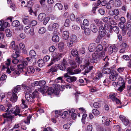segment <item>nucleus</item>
<instances>
[{
    "label": "nucleus",
    "instance_id": "obj_1",
    "mask_svg": "<svg viewBox=\"0 0 131 131\" xmlns=\"http://www.w3.org/2000/svg\"><path fill=\"white\" fill-rule=\"evenodd\" d=\"M28 62L26 61H23L21 64H20L17 66L18 70L20 71V73H22L24 72V69L26 66L27 65Z\"/></svg>",
    "mask_w": 131,
    "mask_h": 131
},
{
    "label": "nucleus",
    "instance_id": "obj_2",
    "mask_svg": "<svg viewBox=\"0 0 131 131\" xmlns=\"http://www.w3.org/2000/svg\"><path fill=\"white\" fill-rule=\"evenodd\" d=\"M110 74L109 78L111 80L115 81L116 79L118 73L115 71L114 70H112Z\"/></svg>",
    "mask_w": 131,
    "mask_h": 131
},
{
    "label": "nucleus",
    "instance_id": "obj_3",
    "mask_svg": "<svg viewBox=\"0 0 131 131\" xmlns=\"http://www.w3.org/2000/svg\"><path fill=\"white\" fill-rule=\"evenodd\" d=\"M98 46V45L96 47V50L93 54V59L91 61L92 63H97V59L98 58V48H97V47Z\"/></svg>",
    "mask_w": 131,
    "mask_h": 131
},
{
    "label": "nucleus",
    "instance_id": "obj_4",
    "mask_svg": "<svg viewBox=\"0 0 131 131\" xmlns=\"http://www.w3.org/2000/svg\"><path fill=\"white\" fill-rule=\"evenodd\" d=\"M119 31V28L117 26H113L110 25V32L111 33H113L115 34H118Z\"/></svg>",
    "mask_w": 131,
    "mask_h": 131
},
{
    "label": "nucleus",
    "instance_id": "obj_5",
    "mask_svg": "<svg viewBox=\"0 0 131 131\" xmlns=\"http://www.w3.org/2000/svg\"><path fill=\"white\" fill-rule=\"evenodd\" d=\"M3 116L4 118H6V120L8 121H12L14 117V115H12L10 114V113L8 112L3 114Z\"/></svg>",
    "mask_w": 131,
    "mask_h": 131
},
{
    "label": "nucleus",
    "instance_id": "obj_6",
    "mask_svg": "<svg viewBox=\"0 0 131 131\" xmlns=\"http://www.w3.org/2000/svg\"><path fill=\"white\" fill-rule=\"evenodd\" d=\"M62 53H58L57 54V56L56 58H53V59H51V61L49 64L48 65V66H51V65L53 63V61L55 62L56 61H58L62 57Z\"/></svg>",
    "mask_w": 131,
    "mask_h": 131
},
{
    "label": "nucleus",
    "instance_id": "obj_7",
    "mask_svg": "<svg viewBox=\"0 0 131 131\" xmlns=\"http://www.w3.org/2000/svg\"><path fill=\"white\" fill-rule=\"evenodd\" d=\"M24 32L27 34H28L30 33L31 36H33L34 34L33 31H31L30 28L29 26H26L24 29Z\"/></svg>",
    "mask_w": 131,
    "mask_h": 131
},
{
    "label": "nucleus",
    "instance_id": "obj_8",
    "mask_svg": "<svg viewBox=\"0 0 131 131\" xmlns=\"http://www.w3.org/2000/svg\"><path fill=\"white\" fill-rule=\"evenodd\" d=\"M67 62L66 60L64 59H63V62L61 63L59 66V65L58 66V67H59L60 69L61 70H64L66 69V66L67 65Z\"/></svg>",
    "mask_w": 131,
    "mask_h": 131
},
{
    "label": "nucleus",
    "instance_id": "obj_9",
    "mask_svg": "<svg viewBox=\"0 0 131 131\" xmlns=\"http://www.w3.org/2000/svg\"><path fill=\"white\" fill-rule=\"evenodd\" d=\"M25 97L26 100L29 103H33L34 102V98L32 97V96L30 94H26L25 95Z\"/></svg>",
    "mask_w": 131,
    "mask_h": 131
},
{
    "label": "nucleus",
    "instance_id": "obj_10",
    "mask_svg": "<svg viewBox=\"0 0 131 131\" xmlns=\"http://www.w3.org/2000/svg\"><path fill=\"white\" fill-rule=\"evenodd\" d=\"M14 114L15 116H18L20 117L23 116V115L20 113V110L19 108L18 107H17L15 110L13 111V113Z\"/></svg>",
    "mask_w": 131,
    "mask_h": 131
},
{
    "label": "nucleus",
    "instance_id": "obj_11",
    "mask_svg": "<svg viewBox=\"0 0 131 131\" xmlns=\"http://www.w3.org/2000/svg\"><path fill=\"white\" fill-rule=\"evenodd\" d=\"M118 49L115 46H110L108 48V52L110 54H111L113 52H116L117 51Z\"/></svg>",
    "mask_w": 131,
    "mask_h": 131
},
{
    "label": "nucleus",
    "instance_id": "obj_12",
    "mask_svg": "<svg viewBox=\"0 0 131 131\" xmlns=\"http://www.w3.org/2000/svg\"><path fill=\"white\" fill-rule=\"evenodd\" d=\"M105 54V52L104 51H103L100 52H99V59L102 60L103 61H104L107 57V56H106L104 58Z\"/></svg>",
    "mask_w": 131,
    "mask_h": 131
},
{
    "label": "nucleus",
    "instance_id": "obj_13",
    "mask_svg": "<svg viewBox=\"0 0 131 131\" xmlns=\"http://www.w3.org/2000/svg\"><path fill=\"white\" fill-rule=\"evenodd\" d=\"M46 15L45 13H41L39 14L38 17V20L40 21H43L45 18Z\"/></svg>",
    "mask_w": 131,
    "mask_h": 131
},
{
    "label": "nucleus",
    "instance_id": "obj_14",
    "mask_svg": "<svg viewBox=\"0 0 131 131\" xmlns=\"http://www.w3.org/2000/svg\"><path fill=\"white\" fill-rule=\"evenodd\" d=\"M22 21L25 24H29L30 20L28 16H24L22 18Z\"/></svg>",
    "mask_w": 131,
    "mask_h": 131
},
{
    "label": "nucleus",
    "instance_id": "obj_15",
    "mask_svg": "<svg viewBox=\"0 0 131 131\" xmlns=\"http://www.w3.org/2000/svg\"><path fill=\"white\" fill-rule=\"evenodd\" d=\"M77 78L75 77H69V78H67L66 80L67 81L70 83L75 82L77 80Z\"/></svg>",
    "mask_w": 131,
    "mask_h": 131
},
{
    "label": "nucleus",
    "instance_id": "obj_16",
    "mask_svg": "<svg viewBox=\"0 0 131 131\" xmlns=\"http://www.w3.org/2000/svg\"><path fill=\"white\" fill-rule=\"evenodd\" d=\"M21 86L20 85H17L14 88L13 91V93L15 94L17 93L20 92L21 90Z\"/></svg>",
    "mask_w": 131,
    "mask_h": 131
},
{
    "label": "nucleus",
    "instance_id": "obj_17",
    "mask_svg": "<svg viewBox=\"0 0 131 131\" xmlns=\"http://www.w3.org/2000/svg\"><path fill=\"white\" fill-rule=\"evenodd\" d=\"M17 94L13 93L12 95L10 98V100L13 102H15L17 101Z\"/></svg>",
    "mask_w": 131,
    "mask_h": 131
},
{
    "label": "nucleus",
    "instance_id": "obj_18",
    "mask_svg": "<svg viewBox=\"0 0 131 131\" xmlns=\"http://www.w3.org/2000/svg\"><path fill=\"white\" fill-rule=\"evenodd\" d=\"M105 25V24L103 23L102 21H100L99 24V26H100L99 28V33L103 31V30H105V28L104 27Z\"/></svg>",
    "mask_w": 131,
    "mask_h": 131
},
{
    "label": "nucleus",
    "instance_id": "obj_19",
    "mask_svg": "<svg viewBox=\"0 0 131 131\" xmlns=\"http://www.w3.org/2000/svg\"><path fill=\"white\" fill-rule=\"evenodd\" d=\"M96 45L95 43L90 44L89 47V50L90 51L92 52L95 49Z\"/></svg>",
    "mask_w": 131,
    "mask_h": 131
},
{
    "label": "nucleus",
    "instance_id": "obj_20",
    "mask_svg": "<svg viewBox=\"0 0 131 131\" xmlns=\"http://www.w3.org/2000/svg\"><path fill=\"white\" fill-rule=\"evenodd\" d=\"M114 2L113 0H110L107 3L106 6L107 9H111L114 4Z\"/></svg>",
    "mask_w": 131,
    "mask_h": 131
},
{
    "label": "nucleus",
    "instance_id": "obj_21",
    "mask_svg": "<svg viewBox=\"0 0 131 131\" xmlns=\"http://www.w3.org/2000/svg\"><path fill=\"white\" fill-rule=\"evenodd\" d=\"M10 48L14 50H18V46L17 45H16L15 44V42L14 41H12L10 45Z\"/></svg>",
    "mask_w": 131,
    "mask_h": 131
},
{
    "label": "nucleus",
    "instance_id": "obj_22",
    "mask_svg": "<svg viewBox=\"0 0 131 131\" xmlns=\"http://www.w3.org/2000/svg\"><path fill=\"white\" fill-rule=\"evenodd\" d=\"M35 71V69L33 67H28L27 68V71L29 73L32 74Z\"/></svg>",
    "mask_w": 131,
    "mask_h": 131
},
{
    "label": "nucleus",
    "instance_id": "obj_23",
    "mask_svg": "<svg viewBox=\"0 0 131 131\" xmlns=\"http://www.w3.org/2000/svg\"><path fill=\"white\" fill-rule=\"evenodd\" d=\"M69 63L72 67L75 69L77 67V65L74 60H71L69 61Z\"/></svg>",
    "mask_w": 131,
    "mask_h": 131
},
{
    "label": "nucleus",
    "instance_id": "obj_24",
    "mask_svg": "<svg viewBox=\"0 0 131 131\" xmlns=\"http://www.w3.org/2000/svg\"><path fill=\"white\" fill-rule=\"evenodd\" d=\"M73 67H69L67 68V71L69 73V75H72L75 74L74 72V69Z\"/></svg>",
    "mask_w": 131,
    "mask_h": 131
},
{
    "label": "nucleus",
    "instance_id": "obj_25",
    "mask_svg": "<svg viewBox=\"0 0 131 131\" xmlns=\"http://www.w3.org/2000/svg\"><path fill=\"white\" fill-rule=\"evenodd\" d=\"M121 28L122 29V33L123 36L126 34L127 29L126 27L124 26L123 24H121Z\"/></svg>",
    "mask_w": 131,
    "mask_h": 131
},
{
    "label": "nucleus",
    "instance_id": "obj_26",
    "mask_svg": "<svg viewBox=\"0 0 131 131\" xmlns=\"http://www.w3.org/2000/svg\"><path fill=\"white\" fill-rule=\"evenodd\" d=\"M55 91V90L53 88L49 87L48 90L46 91V93L49 95H51L53 93H54Z\"/></svg>",
    "mask_w": 131,
    "mask_h": 131
},
{
    "label": "nucleus",
    "instance_id": "obj_27",
    "mask_svg": "<svg viewBox=\"0 0 131 131\" xmlns=\"http://www.w3.org/2000/svg\"><path fill=\"white\" fill-rule=\"evenodd\" d=\"M30 94L32 96V97L34 99H35V98H38L39 97L38 92L36 90L32 93L31 94L30 93Z\"/></svg>",
    "mask_w": 131,
    "mask_h": 131
},
{
    "label": "nucleus",
    "instance_id": "obj_28",
    "mask_svg": "<svg viewBox=\"0 0 131 131\" xmlns=\"http://www.w3.org/2000/svg\"><path fill=\"white\" fill-rule=\"evenodd\" d=\"M69 33L67 31H64L63 33L62 36L63 38L65 40H67L69 37Z\"/></svg>",
    "mask_w": 131,
    "mask_h": 131
},
{
    "label": "nucleus",
    "instance_id": "obj_29",
    "mask_svg": "<svg viewBox=\"0 0 131 131\" xmlns=\"http://www.w3.org/2000/svg\"><path fill=\"white\" fill-rule=\"evenodd\" d=\"M90 28V30L94 32H96L97 31V27L93 24H91Z\"/></svg>",
    "mask_w": 131,
    "mask_h": 131
},
{
    "label": "nucleus",
    "instance_id": "obj_30",
    "mask_svg": "<svg viewBox=\"0 0 131 131\" xmlns=\"http://www.w3.org/2000/svg\"><path fill=\"white\" fill-rule=\"evenodd\" d=\"M111 71L110 68H105V67L102 70L103 73L107 74H110L111 72Z\"/></svg>",
    "mask_w": 131,
    "mask_h": 131
},
{
    "label": "nucleus",
    "instance_id": "obj_31",
    "mask_svg": "<svg viewBox=\"0 0 131 131\" xmlns=\"http://www.w3.org/2000/svg\"><path fill=\"white\" fill-rule=\"evenodd\" d=\"M58 48L60 52L63 51L64 48V44L62 42H60L58 45Z\"/></svg>",
    "mask_w": 131,
    "mask_h": 131
},
{
    "label": "nucleus",
    "instance_id": "obj_32",
    "mask_svg": "<svg viewBox=\"0 0 131 131\" xmlns=\"http://www.w3.org/2000/svg\"><path fill=\"white\" fill-rule=\"evenodd\" d=\"M57 68H58L56 66H52L51 67V69L48 70L47 72L49 73L51 72L52 73L53 72H56L57 70Z\"/></svg>",
    "mask_w": 131,
    "mask_h": 131
},
{
    "label": "nucleus",
    "instance_id": "obj_33",
    "mask_svg": "<svg viewBox=\"0 0 131 131\" xmlns=\"http://www.w3.org/2000/svg\"><path fill=\"white\" fill-rule=\"evenodd\" d=\"M20 51L19 50H17L15 52V54H14L12 56V57L14 59H16L17 58L19 57V54Z\"/></svg>",
    "mask_w": 131,
    "mask_h": 131
},
{
    "label": "nucleus",
    "instance_id": "obj_34",
    "mask_svg": "<svg viewBox=\"0 0 131 131\" xmlns=\"http://www.w3.org/2000/svg\"><path fill=\"white\" fill-rule=\"evenodd\" d=\"M106 31L105 30H103V31L99 33V39L104 37L106 35Z\"/></svg>",
    "mask_w": 131,
    "mask_h": 131
},
{
    "label": "nucleus",
    "instance_id": "obj_35",
    "mask_svg": "<svg viewBox=\"0 0 131 131\" xmlns=\"http://www.w3.org/2000/svg\"><path fill=\"white\" fill-rule=\"evenodd\" d=\"M116 94L114 93H110L109 95V97L110 99H111L113 101H115V99L116 98L115 97Z\"/></svg>",
    "mask_w": 131,
    "mask_h": 131
},
{
    "label": "nucleus",
    "instance_id": "obj_36",
    "mask_svg": "<svg viewBox=\"0 0 131 131\" xmlns=\"http://www.w3.org/2000/svg\"><path fill=\"white\" fill-rule=\"evenodd\" d=\"M39 67H41L44 65L45 62L42 59H40L37 62Z\"/></svg>",
    "mask_w": 131,
    "mask_h": 131
},
{
    "label": "nucleus",
    "instance_id": "obj_37",
    "mask_svg": "<svg viewBox=\"0 0 131 131\" xmlns=\"http://www.w3.org/2000/svg\"><path fill=\"white\" fill-rule=\"evenodd\" d=\"M20 23L18 20H16L13 22L12 25L13 26L17 27L20 25Z\"/></svg>",
    "mask_w": 131,
    "mask_h": 131
},
{
    "label": "nucleus",
    "instance_id": "obj_38",
    "mask_svg": "<svg viewBox=\"0 0 131 131\" xmlns=\"http://www.w3.org/2000/svg\"><path fill=\"white\" fill-rule=\"evenodd\" d=\"M52 40L55 42H57L59 40V38L58 36L57 35H54L52 38Z\"/></svg>",
    "mask_w": 131,
    "mask_h": 131
},
{
    "label": "nucleus",
    "instance_id": "obj_39",
    "mask_svg": "<svg viewBox=\"0 0 131 131\" xmlns=\"http://www.w3.org/2000/svg\"><path fill=\"white\" fill-rule=\"evenodd\" d=\"M54 7L58 8L59 10H61L63 8V6L60 3H57L54 6Z\"/></svg>",
    "mask_w": 131,
    "mask_h": 131
},
{
    "label": "nucleus",
    "instance_id": "obj_40",
    "mask_svg": "<svg viewBox=\"0 0 131 131\" xmlns=\"http://www.w3.org/2000/svg\"><path fill=\"white\" fill-rule=\"evenodd\" d=\"M70 41L73 43H74L77 41V39L76 36L75 35H72L70 37Z\"/></svg>",
    "mask_w": 131,
    "mask_h": 131
},
{
    "label": "nucleus",
    "instance_id": "obj_41",
    "mask_svg": "<svg viewBox=\"0 0 131 131\" xmlns=\"http://www.w3.org/2000/svg\"><path fill=\"white\" fill-rule=\"evenodd\" d=\"M45 31V28L43 27H42L39 29L38 32L39 34H42L44 33Z\"/></svg>",
    "mask_w": 131,
    "mask_h": 131
},
{
    "label": "nucleus",
    "instance_id": "obj_42",
    "mask_svg": "<svg viewBox=\"0 0 131 131\" xmlns=\"http://www.w3.org/2000/svg\"><path fill=\"white\" fill-rule=\"evenodd\" d=\"M36 55L35 51L33 50H31L29 52V55L30 57L32 58V57H35Z\"/></svg>",
    "mask_w": 131,
    "mask_h": 131
},
{
    "label": "nucleus",
    "instance_id": "obj_43",
    "mask_svg": "<svg viewBox=\"0 0 131 131\" xmlns=\"http://www.w3.org/2000/svg\"><path fill=\"white\" fill-rule=\"evenodd\" d=\"M91 32V30L89 28H86L84 29V33L86 35H89Z\"/></svg>",
    "mask_w": 131,
    "mask_h": 131
},
{
    "label": "nucleus",
    "instance_id": "obj_44",
    "mask_svg": "<svg viewBox=\"0 0 131 131\" xmlns=\"http://www.w3.org/2000/svg\"><path fill=\"white\" fill-rule=\"evenodd\" d=\"M127 29L128 32L127 34L128 35V36H130V32L131 31V24H129L126 27Z\"/></svg>",
    "mask_w": 131,
    "mask_h": 131
},
{
    "label": "nucleus",
    "instance_id": "obj_45",
    "mask_svg": "<svg viewBox=\"0 0 131 131\" xmlns=\"http://www.w3.org/2000/svg\"><path fill=\"white\" fill-rule=\"evenodd\" d=\"M112 18L111 17H105L103 18V20L105 22H107L108 21H110V20H112Z\"/></svg>",
    "mask_w": 131,
    "mask_h": 131
},
{
    "label": "nucleus",
    "instance_id": "obj_46",
    "mask_svg": "<svg viewBox=\"0 0 131 131\" xmlns=\"http://www.w3.org/2000/svg\"><path fill=\"white\" fill-rule=\"evenodd\" d=\"M71 54L73 56H76L78 54L77 50L75 49H72L71 52Z\"/></svg>",
    "mask_w": 131,
    "mask_h": 131
},
{
    "label": "nucleus",
    "instance_id": "obj_47",
    "mask_svg": "<svg viewBox=\"0 0 131 131\" xmlns=\"http://www.w3.org/2000/svg\"><path fill=\"white\" fill-rule=\"evenodd\" d=\"M93 68V66H92L89 67L88 68H85V70L84 71L85 73L84 75H86V73H87L89 72L90 71H91Z\"/></svg>",
    "mask_w": 131,
    "mask_h": 131
},
{
    "label": "nucleus",
    "instance_id": "obj_48",
    "mask_svg": "<svg viewBox=\"0 0 131 131\" xmlns=\"http://www.w3.org/2000/svg\"><path fill=\"white\" fill-rule=\"evenodd\" d=\"M32 116L31 115H29L27 117L26 120L24 122L25 123L28 125L30 123V120Z\"/></svg>",
    "mask_w": 131,
    "mask_h": 131
},
{
    "label": "nucleus",
    "instance_id": "obj_49",
    "mask_svg": "<svg viewBox=\"0 0 131 131\" xmlns=\"http://www.w3.org/2000/svg\"><path fill=\"white\" fill-rule=\"evenodd\" d=\"M116 3V7H119L122 4L121 0H114Z\"/></svg>",
    "mask_w": 131,
    "mask_h": 131
},
{
    "label": "nucleus",
    "instance_id": "obj_50",
    "mask_svg": "<svg viewBox=\"0 0 131 131\" xmlns=\"http://www.w3.org/2000/svg\"><path fill=\"white\" fill-rule=\"evenodd\" d=\"M123 85L122 84V85H119L120 87L117 89V91H120V92H122L123 90L125 88V85H124V83Z\"/></svg>",
    "mask_w": 131,
    "mask_h": 131
},
{
    "label": "nucleus",
    "instance_id": "obj_51",
    "mask_svg": "<svg viewBox=\"0 0 131 131\" xmlns=\"http://www.w3.org/2000/svg\"><path fill=\"white\" fill-rule=\"evenodd\" d=\"M52 26H53V28L54 30L57 29L59 28V25L57 23H53Z\"/></svg>",
    "mask_w": 131,
    "mask_h": 131
},
{
    "label": "nucleus",
    "instance_id": "obj_52",
    "mask_svg": "<svg viewBox=\"0 0 131 131\" xmlns=\"http://www.w3.org/2000/svg\"><path fill=\"white\" fill-rule=\"evenodd\" d=\"M70 20L68 19H67L64 23V26L66 27H68L69 26Z\"/></svg>",
    "mask_w": 131,
    "mask_h": 131
},
{
    "label": "nucleus",
    "instance_id": "obj_53",
    "mask_svg": "<svg viewBox=\"0 0 131 131\" xmlns=\"http://www.w3.org/2000/svg\"><path fill=\"white\" fill-rule=\"evenodd\" d=\"M39 86H44L46 82L44 80L40 81H39Z\"/></svg>",
    "mask_w": 131,
    "mask_h": 131
},
{
    "label": "nucleus",
    "instance_id": "obj_54",
    "mask_svg": "<svg viewBox=\"0 0 131 131\" xmlns=\"http://www.w3.org/2000/svg\"><path fill=\"white\" fill-rule=\"evenodd\" d=\"M37 24V22L35 20H33L32 21H30L29 25H30L32 26H35Z\"/></svg>",
    "mask_w": 131,
    "mask_h": 131
},
{
    "label": "nucleus",
    "instance_id": "obj_55",
    "mask_svg": "<svg viewBox=\"0 0 131 131\" xmlns=\"http://www.w3.org/2000/svg\"><path fill=\"white\" fill-rule=\"evenodd\" d=\"M92 112L95 116H97L98 115V110L96 109H93L92 111Z\"/></svg>",
    "mask_w": 131,
    "mask_h": 131
},
{
    "label": "nucleus",
    "instance_id": "obj_56",
    "mask_svg": "<svg viewBox=\"0 0 131 131\" xmlns=\"http://www.w3.org/2000/svg\"><path fill=\"white\" fill-rule=\"evenodd\" d=\"M68 114V112L67 111H64L62 114L61 113L60 115L62 118H64Z\"/></svg>",
    "mask_w": 131,
    "mask_h": 131
},
{
    "label": "nucleus",
    "instance_id": "obj_57",
    "mask_svg": "<svg viewBox=\"0 0 131 131\" xmlns=\"http://www.w3.org/2000/svg\"><path fill=\"white\" fill-rule=\"evenodd\" d=\"M71 125L70 123L66 124L63 125V128L65 129H68L70 128Z\"/></svg>",
    "mask_w": 131,
    "mask_h": 131
},
{
    "label": "nucleus",
    "instance_id": "obj_58",
    "mask_svg": "<svg viewBox=\"0 0 131 131\" xmlns=\"http://www.w3.org/2000/svg\"><path fill=\"white\" fill-rule=\"evenodd\" d=\"M7 78V76L5 74L2 75L0 77V80L3 81H5Z\"/></svg>",
    "mask_w": 131,
    "mask_h": 131
},
{
    "label": "nucleus",
    "instance_id": "obj_59",
    "mask_svg": "<svg viewBox=\"0 0 131 131\" xmlns=\"http://www.w3.org/2000/svg\"><path fill=\"white\" fill-rule=\"evenodd\" d=\"M89 24V22L87 19H85L84 20L83 22V26H88Z\"/></svg>",
    "mask_w": 131,
    "mask_h": 131
},
{
    "label": "nucleus",
    "instance_id": "obj_60",
    "mask_svg": "<svg viewBox=\"0 0 131 131\" xmlns=\"http://www.w3.org/2000/svg\"><path fill=\"white\" fill-rule=\"evenodd\" d=\"M22 104L24 106L23 108H27L28 106L25 103V101L23 99L21 100Z\"/></svg>",
    "mask_w": 131,
    "mask_h": 131
},
{
    "label": "nucleus",
    "instance_id": "obj_61",
    "mask_svg": "<svg viewBox=\"0 0 131 131\" xmlns=\"http://www.w3.org/2000/svg\"><path fill=\"white\" fill-rule=\"evenodd\" d=\"M50 19V17H45L43 22V24L46 25Z\"/></svg>",
    "mask_w": 131,
    "mask_h": 131
},
{
    "label": "nucleus",
    "instance_id": "obj_62",
    "mask_svg": "<svg viewBox=\"0 0 131 131\" xmlns=\"http://www.w3.org/2000/svg\"><path fill=\"white\" fill-rule=\"evenodd\" d=\"M127 46V45L126 43L123 42L120 45V47L121 48H124L126 49Z\"/></svg>",
    "mask_w": 131,
    "mask_h": 131
},
{
    "label": "nucleus",
    "instance_id": "obj_63",
    "mask_svg": "<svg viewBox=\"0 0 131 131\" xmlns=\"http://www.w3.org/2000/svg\"><path fill=\"white\" fill-rule=\"evenodd\" d=\"M9 25H10L7 22L4 21L2 27L6 28L9 26Z\"/></svg>",
    "mask_w": 131,
    "mask_h": 131
},
{
    "label": "nucleus",
    "instance_id": "obj_64",
    "mask_svg": "<svg viewBox=\"0 0 131 131\" xmlns=\"http://www.w3.org/2000/svg\"><path fill=\"white\" fill-rule=\"evenodd\" d=\"M92 125H88L87 126L86 131H92Z\"/></svg>",
    "mask_w": 131,
    "mask_h": 131
}]
</instances>
